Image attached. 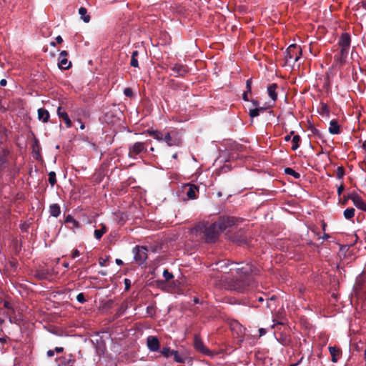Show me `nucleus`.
I'll use <instances>...</instances> for the list:
<instances>
[{"label":"nucleus","instance_id":"20","mask_svg":"<svg viewBox=\"0 0 366 366\" xmlns=\"http://www.w3.org/2000/svg\"><path fill=\"white\" fill-rule=\"evenodd\" d=\"M147 133L152 136L158 142H163L164 134L158 130H147Z\"/></svg>","mask_w":366,"mask_h":366},{"label":"nucleus","instance_id":"6","mask_svg":"<svg viewBox=\"0 0 366 366\" xmlns=\"http://www.w3.org/2000/svg\"><path fill=\"white\" fill-rule=\"evenodd\" d=\"M163 142L169 147L179 146L180 144V139L177 137V132L174 131L164 134Z\"/></svg>","mask_w":366,"mask_h":366},{"label":"nucleus","instance_id":"46","mask_svg":"<svg viewBox=\"0 0 366 366\" xmlns=\"http://www.w3.org/2000/svg\"><path fill=\"white\" fill-rule=\"evenodd\" d=\"M56 41L57 44H61L63 41V39L61 36H58L56 38Z\"/></svg>","mask_w":366,"mask_h":366},{"label":"nucleus","instance_id":"49","mask_svg":"<svg viewBox=\"0 0 366 366\" xmlns=\"http://www.w3.org/2000/svg\"><path fill=\"white\" fill-rule=\"evenodd\" d=\"M99 264L102 267L105 266L106 265V259H99Z\"/></svg>","mask_w":366,"mask_h":366},{"label":"nucleus","instance_id":"31","mask_svg":"<svg viewBox=\"0 0 366 366\" xmlns=\"http://www.w3.org/2000/svg\"><path fill=\"white\" fill-rule=\"evenodd\" d=\"M172 356L176 362L184 363L185 362V358L181 356L177 351L174 350Z\"/></svg>","mask_w":366,"mask_h":366},{"label":"nucleus","instance_id":"23","mask_svg":"<svg viewBox=\"0 0 366 366\" xmlns=\"http://www.w3.org/2000/svg\"><path fill=\"white\" fill-rule=\"evenodd\" d=\"M65 222L71 224V226H70V228L72 229H78L81 226L79 222L74 219L71 215H68L66 217Z\"/></svg>","mask_w":366,"mask_h":366},{"label":"nucleus","instance_id":"15","mask_svg":"<svg viewBox=\"0 0 366 366\" xmlns=\"http://www.w3.org/2000/svg\"><path fill=\"white\" fill-rule=\"evenodd\" d=\"M172 71L176 76H184L187 73V69L184 65L179 64L173 66Z\"/></svg>","mask_w":366,"mask_h":366},{"label":"nucleus","instance_id":"61","mask_svg":"<svg viewBox=\"0 0 366 366\" xmlns=\"http://www.w3.org/2000/svg\"><path fill=\"white\" fill-rule=\"evenodd\" d=\"M177 154H174L172 156V157H173V158H174V159H176V158H177Z\"/></svg>","mask_w":366,"mask_h":366},{"label":"nucleus","instance_id":"26","mask_svg":"<svg viewBox=\"0 0 366 366\" xmlns=\"http://www.w3.org/2000/svg\"><path fill=\"white\" fill-rule=\"evenodd\" d=\"M102 229L94 230V237L97 239H100L103 234L107 232L105 225L102 224Z\"/></svg>","mask_w":366,"mask_h":366},{"label":"nucleus","instance_id":"42","mask_svg":"<svg viewBox=\"0 0 366 366\" xmlns=\"http://www.w3.org/2000/svg\"><path fill=\"white\" fill-rule=\"evenodd\" d=\"M344 190V186L343 185H340V187H338L337 188V194L339 196H340Z\"/></svg>","mask_w":366,"mask_h":366},{"label":"nucleus","instance_id":"53","mask_svg":"<svg viewBox=\"0 0 366 366\" xmlns=\"http://www.w3.org/2000/svg\"><path fill=\"white\" fill-rule=\"evenodd\" d=\"M84 127H85V126H84V124H81L80 125V129H84Z\"/></svg>","mask_w":366,"mask_h":366},{"label":"nucleus","instance_id":"38","mask_svg":"<svg viewBox=\"0 0 366 366\" xmlns=\"http://www.w3.org/2000/svg\"><path fill=\"white\" fill-rule=\"evenodd\" d=\"M124 94L128 97H132V95H133L132 90L130 88H126L124 90Z\"/></svg>","mask_w":366,"mask_h":366},{"label":"nucleus","instance_id":"59","mask_svg":"<svg viewBox=\"0 0 366 366\" xmlns=\"http://www.w3.org/2000/svg\"><path fill=\"white\" fill-rule=\"evenodd\" d=\"M277 324L283 325V324H284V322H282V321H279V322H277Z\"/></svg>","mask_w":366,"mask_h":366},{"label":"nucleus","instance_id":"4","mask_svg":"<svg viewBox=\"0 0 366 366\" xmlns=\"http://www.w3.org/2000/svg\"><path fill=\"white\" fill-rule=\"evenodd\" d=\"M147 249L144 247L136 246L133 249L134 258L139 264H142L147 257Z\"/></svg>","mask_w":366,"mask_h":366},{"label":"nucleus","instance_id":"63","mask_svg":"<svg viewBox=\"0 0 366 366\" xmlns=\"http://www.w3.org/2000/svg\"><path fill=\"white\" fill-rule=\"evenodd\" d=\"M150 150H151V151H154V148H153V147H152V148L150 149Z\"/></svg>","mask_w":366,"mask_h":366},{"label":"nucleus","instance_id":"24","mask_svg":"<svg viewBox=\"0 0 366 366\" xmlns=\"http://www.w3.org/2000/svg\"><path fill=\"white\" fill-rule=\"evenodd\" d=\"M79 14L81 16V19L85 22L88 23L90 21V16L87 14V10L84 7H80L79 9Z\"/></svg>","mask_w":366,"mask_h":366},{"label":"nucleus","instance_id":"18","mask_svg":"<svg viewBox=\"0 0 366 366\" xmlns=\"http://www.w3.org/2000/svg\"><path fill=\"white\" fill-rule=\"evenodd\" d=\"M277 87V86L276 84H272L267 87L268 95L273 101H275L277 98V94L276 92Z\"/></svg>","mask_w":366,"mask_h":366},{"label":"nucleus","instance_id":"45","mask_svg":"<svg viewBox=\"0 0 366 366\" xmlns=\"http://www.w3.org/2000/svg\"><path fill=\"white\" fill-rule=\"evenodd\" d=\"M55 351H56V352L61 353V352H62L64 351V348H63V347H55V349H54V352H55Z\"/></svg>","mask_w":366,"mask_h":366},{"label":"nucleus","instance_id":"30","mask_svg":"<svg viewBox=\"0 0 366 366\" xmlns=\"http://www.w3.org/2000/svg\"><path fill=\"white\" fill-rule=\"evenodd\" d=\"M160 352L164 357L168 358L172 356L174 350H171L169 347H164Z\"/></svg>","mask_w":366,"mask_h":366},{"label":"nucleus","instance_id":"3","mask_svg":"<svg viewBox=\"0 0 366 366\" xmlns=\"http://www.w3.org/2000/svg\"><path fill=\"white\" fill-rule=\"evenodd\" d=\"M237 219L233 217H222L214 224H217V228L220 232L234 225Z\"/></svg>","mask_w":366,"mask_h":366},{"label":"nucleus","instance_id":"62","mask_svg":"<svg viewBox=\"0 0 366 366\" xmlns=\"http://www.w3.org/2000/svg\"><path fill=\"white\" fill-rule=\"evenodd\" d=\"M328 237H329V236H328L327 234H325V235H324V237H323V238H324V239H327V238H328Z\"/></svg>","mask_w":366,"mask_h":366},{"label":"nucleus","instance_id":"34","mask_svg":"<svg viewBox=\"0 0 366 366\" xmlns=\"http://www.w3.org/2000/svg\"><path fill=\"white\" fill-rule=\"evenodd\" d=\"M163 277L167 281L170 280L171 279H172L174 277L173 274L171 272H169L167 269H165L163 272Z\"/></svg>","mask_w":366,"mask_h":366},{"label":"nucleus","instance_id":"25","mask_svg":"<svg viewBox=\"0 0 366 366\" xmlns=\"http://www.w3.org/2000/svg\"><path fill=\"white\" fill-rule=\"evenodd\" d=\"M300 137L299 135H294L292 139V149L295 151L300 147Z\"/></svg>","mask_w":366,"mask_h":366},{"label":"nucleus","instance_id":"37","mask_svg":"<svg viewBox=\"0 0 366 366\" xmlns=\"http://www.w3.org/2000/svg\"><path fill=\"white\" fill-rule=\"evenodd\" d=\"M344 170L342 167H338L337 169V177L338 179H342L344 176Z\"/></svg>","mask_w":366,"mask_h":366},{"label":"nucleus","instance_id":"27","mask_svg":"<svg viewBox=\"0 0 366 366\" xmlns=\"http://www.w3.org/2000/svg\"><path fill=\"white\" fill-rule=\"evenodd\" d=\"M138 51H134L132 54V58H131V62L130 64L133 67H138L139 63L138 60L137 59V56H138Z\"/></svg>","mask_w":366,"mask_h":366},{"label":"nucleus","instance_id":"43","mask_svg":"<svg viewBox=\"0 0 366 366\" xmlns=\"http://www.w3.org/2000/svg\"><path fill=\"white\" fill-rule=\"evenodd\" d=\"M294 133H295V132H294L293 131H292L289 135H287V136H285V140L286 142L290 141V140L291 139V136H292V134H294Z\"/></svg>","mask_w":366,"mask_h":366},{"label":"nucleus","instance_id":"8","mask_svg":"<svg viewBox=\"0 0 366 366\" xmlns=\"http://www.w3.org/2000/svg\"><path fill=\"white\" fill-rule=\"evenodd\" d=\"M250 280L247 279L245 280L237 281L232 287V289L239 292H244L247 290H253V287L249 284Z\"/></svg>","mask_w":366,"mask_h":366},{"label":"nucleus","instance_id":"57","mask_svg":"<svg viewBox=\"0 0 366 366\" xmlns=\"http://www.w3.org/2000/svg\"><path fill=\"white\" fill-rule=\"evenodd\" d=\"M128 282H129V280L126 279L125 280V284H126V286L127 287L128 285Z\"/></svg>","mask_w":366,"mask_h":366},{"label":"nucleus","instance_id":"5","mask_svg":"<svg viewBox=\"0 0 366 366\" xmlns=\"http://www.w3.org/2000/svg\"><path fill=\"white\" fill-rule=\"evenodd\" d=\"M347 198L352 201L354 205L357 209L366 212V202L359 194L355 192H352L348 194Z\"/></svg>","mask_w":366,"mask_h":366},{"label":"nucleus","instance_id":"58","mask_svg":"<svg viewBox=\"0 0 366 366\" xmlns=\"http://www.w3.org/2000/svg\"><path fill=\"white\" fill-rule=\"evenodd\" d=\"M64 267H69V263H65V264H64Z\"/></svg>","mask_w":366,"mask_h":366},{"label":"nucleus","instance_id":"22","mask_svg":"<svg viewBox=\"0 0 366 366\" xmlns=\"http://www.w3.org/2000/svg\"><path fill=\"white\" fill-rule=\"evenodd\" d=\"M49 212L50 214L54 217H57L59 216L61 213V209L59 204H53L49 207Z\"/></svg>","mask_w":366,"mask_h":366},{"label":"nucleus","instance_id":"10","mask_svg":"<svg viewBox=\"0 0 366 366\" xmlns=\"http://www.w3.org/2000/svg\"><path fill=\"white\" fill-rule=\"evenodd\" d=\"M147 345L149 350L152 352H157L159 350V341L157 337L149 336L147 339Z\"/></svg>","mask_w":366,"mask_h":366},{"label":"nucleus","instance_id":"54","mask_svg":"<svg viewBox=\"0 0 366 366\" xmlns=\"http://www.w3.org/2000/svg\"><path fill=\"white\" fill-rule=\"evenodd\" d=\"M239 332L242 333V330H244V329L241 326H239Z\"/></svg>","mask_w":366,"mask_h":366},{"label":"nucleus","instance_id":"2","mask_svg":"<svg viewBox=\"0 0 366 366\" xmlns=\"http://www.w3.org/2000/svg\"><path fill=\"white\" fill-rule=\"evenodd\" d=\"M203 233L205 240L207 242H212L216 240L220 233V231H219V229L217 228V224L212 223L204 228Z\"/></svg>","mask_w":366,"mask_h":366},{"label":"nucleus","instance_id":"40","mask_svg":"<svg viewBox=\"0 0 366 366\" xmlns=\"http://www.w3.org/2000/svg\"><path fill=\"white\" fill-rule=\"evenodd\" d=\"M251 84H252L251 79H247V82H246V87H247V91L248 92H251Z\"/></svg>","mask_w":366,"mask_h":366},{"label":"nucleus","instance_id":"44","mask_svg":"<svg viewBox=\"0 0 366 366\" xmlns=\"http://www.w3.org/2000/svg\"><path fill=\"white\" fill-rule=\"evenodd\" d=\"M259 337H261V336H262V335L266 334V330L264 329V328H260L259 330Z\"/></svg>","mask_w":366,"mask_h":366},{"label":"nucleus","instance_id":"13","mask_svg":"<svg viewBox=\"0 0 366 366\" xmlns=\"http://www.w3.org/2000/svg\"><path fill=\"white\" fill-rule=\"evenodd\" d=\"M67 53L66 51H62L59 54V66L63 69H67L71 66V62L68 61L66 59Z\"/></svg>","mask_w":366,"mask_h":366},{"label":"nucleus","instance_id":"32","mask_svg":"<svg viewBox=\"0 0 366 366\" xmlns=\"http://www.w3.org/2000/svg\"><path fill=\"white\" fill-rule=\"evenodd\" d=\"M49 183L51 184V186H54L56 182V174L54 172H50L49 174Z\"/></svg>","mask_w":366,"mask_h":366},{"label":"nucleus","instance_id":"17","mask_svg":"<svg viewBox=\"0 0 366 366\" xmlns=\"http://www.w3.org/2000/svg\"><path fill=\"white\" fill-rule=\"evenodd\" d=\"M194 347L198 351L204 354H208L209 352V350L205 347L202 341L197 337L194 339Z\"/></svg>","mask_w":366,"mask_h":366},{"label":"nucleus","instance_id":"39","mask_svg":"<svg viewBox=\"0 0 366 366\" xmlns=\"http://www.w3.org/2000/svg\"><path fill=\"white\" fill-rule=\"evenodd\" d=\"M275 300V297L274 296H272L269 300H267V307H272V302Z\"/></svg>","mask_w":366,"mask_h":366},{"label":"nucleus","instance_id":"21","mask_svg":"<svg viewBox=\"0 0 366 366\" xmlns=\"http://www.w3.org/2000/svg\"><path fill=\"white\" fill-rule=\"evenodd\" d=\"M329 351L332 356V362H337L338 360V356L340 354V350L336 347H329Z\"/></svg>","mask_w":366,"mask_h":366},{"label":"nucleus","instance_id":"50","mask_svg":"<svg viewBox=\"0 0 366 366\" xmlns=\"http://www.w3.org/2000/svg\"><path fill=\"white\" fill-rule=\"evenodd\" d=\"M0 85L1 86H5L6 85V79H1L0 81Z\"/></svg>","mask_w":366,"mask_h":366},{"label":"nucleus","instance_id":"12","mask_svg":"<svg viewBox=\"0 0 366 366\" xmlns=\"http://www.w3.org/2000/svg\"><path fill=\"white\" fill-rule=\"evenodd\" d=\"M350 44V37L348 34H343L341 36L340 40V45L342 47L341 53L344 54L345 53H347V49Z\"/></svg>","mask_w":366,"mask_h":366},{"label":"nucleus","instance_id":"11","mask_svg":"<svg viewBox=\"0 0 366 366\" xmlns=\"http://www.w3.org/2000/svg\"><path fill=\"white\" fill-rule=\"evenodd\" d=\"M252 104L254 108L249 109V117L253 119L259 116L261 112H263L264 109L259 106V104L257 100H252Z\"/></svg>","mask_w":366,"mask_h":366},{"label":"nucleus","instance_id":"19","mask_svg":"<svg viewBox=\"0 0 366 366\" xmlns=\"http://www.w3.org/2000/svg\"><path fill=\"white\" fill-rule=\"evenodd\" d=\"M329 132L332 134H337L340 133V127L336 120H331L330 122Z\"/></svg>","mask_w":366,"mask_h":366},{"label":"nucleus","instance_id":"47","mask_svg":"<svg viewBox=\"0 0 366 366\" xmlns=\"http://www.w3.org/2000/svg\"><path fill=\"white\" fill-rule=\"evenodd\" d=\"M247 93H249L247 91H246L245 92H244L243 95H242V98L244 101H248V97H247Z\"/></svg>","mask_w":366,"mask_h":366},{"label":"nucleus","instance_id":"60","mask_svg":"<svg viewBox=\"0 0 366 366\" xmlns=\"http://www.w3.org/2000/svg\"><path fill=\"white\" fill-rule=\"evenodd\" d=\"M363 147L366 149V141L365 142V143L363 144Z\"/></svg>","mask_w":366,"mask_h":366},{"label":"nucleus","instance_id":"9","mask_svg":"<svg viewBox=\"0 0 366 366\" xmlns=\"http://www.w3.org/2000/svg\"><path fill=\"white\" fill-rule=\"evenodd\" d=\"M147 149L143 142H135L133 145L129 147V156L130 157H134V156L146 152Z\"/></svg>","mask_w":366,"mask_h":366},{"label":"nucleus","instance_id":"14","mask_svg":"<svg viewBox=\"0 0 366 366\" xmlns=\"http://www.w3.org/2000/svg\"><path fill=\"white\" fill-rule=\"evenodd\" d=\"M57 114L59 118H61L64 120L67 128H69L71 127V122L69 117V115L67 114L66 111L61 107H58Z\"/></svg>","mask_w":366,"mask_h":366},{"label":"nucleus","instance_id":"28","mask_svg":"<svg viewBox=\"0 0 366 366\" xmlns=\"http://www.w3.org/2000/svg\"><path fill=\"white\" fill-rule=\"evenodd\" d=\"M355 209L347 208L344 211V217L347 219H352L355 216Z\"/></svg>","mask_w":366,"mask_h":366},{"label":"nucleus","instance_id":"33","mask_svg":"<svg viewBox=\"0 0 366 366\" xmlns=\"http://www.w3.org/2000/svg\"><path fill=\"white\" fill-rule=\"evenodd\" d=\"M235 269H236L237 273H241V274L242 273L244 274H248V272L249 271L252 272L251 269L249 268L248 265H247V267H242L241 268H237Z\"/></svg>","mask_w":366,"mask_h":366},{"label":"nucleus","instance_id":"52","mask_svg":"<svg viewBox=\"0 0 366 366\" xmlns=\"http://www.w3.org/2000/svg\"><path fill=\"white\" fill-rule=\"evenodd\" d=\"M235 326H239L238 322H234V324H232V329H234Z\"/></svg>","mask_w":366,"mask_h":366},{"label":"nucleus","instance_id":"29","mask_svg":"<svg viewBox=\"0 0 366 366\" xmlns=\"http://www.w3.org/2000/svg\"><path fill=\"white\" fill-rule=\"evenodd\" d=\"M285 172L287 174L292 175L295 179H300V174L298 172H295L294 169H292L290 167L285 168Z\"/></svg>","mask_w":366,"mask_h":366},{"label":"nucleus","instance_id":"48","mask_svg":"<svg viewBox=\"0 0 366 366\" xmlns=\"http://www.w3.org/2000/svg\"><path fill=\"white\" fill-rule=\"evenodd\" d=\"M54 355V350H49L47 351V356L52 357Z\"/></svg>","mask_w":366,"mask_h":366},{"label":"nucleus","instance_id":"51","mask_svg":"<svg viewBox=\"0 0 366 366\" xmlns=\"http://www.w3.org/2000/svg\"><path fill=\"white\" fill-rule=\"evenodd\" d=\"M116 263L118 264V265H122L123 264V261L122 259H116Z\"/></svg>","mask_w":366,"mask_h":366},{"label":"nucleus","instance_id":"16","mask_svg":"<svg viewBox=\"0 0 366 366\" xmlns=\"http://www.w3.org/2000/svg\"><path fill=\"white\" fill-rule=\"evenodd\" d=\"M38 118L40 121L43 122H47L49 119V112L43 108H40L38 109Z\"/></svg>","mask_w":366,"mask_h":366},{"label":"nucleus","instance_id":"55","mask_svg":"<svg viewBox=\"0 0 366 366\" xmlns=\"http://www.w3.org/2000/svg\"><path fill=\"white\" fill-rule=\"evenodd\" d=\"M258 300H259V302H262V301H263V298H262V297H259L258 298Z\"/></svg>","mask_w":366,"mask_h":366},{"label":"nucleus","instance_id":"35","mask_svg":"<svg viewBox=\"0 0 366 366\" xmlns=\"http://www.w3.org/2000/svg\"><path fill=\"white\" fill-rule=\"evenodd\" d=\"M278 341L283 345H287L290 342V339L287 336L281 337Z\"/></svg>","mask_w":366,"mask_h":366},{"label":"nucleus","instance_id":"1","mask_svg":"<svg viewBox=\"0 0 366 366\" xmlns=\"http://www.w3.org/2000/svg\"><path fill=\"white\" fill-rule=\"evenodd\" d=\"M302 55V49L297 44H291L286 50L285 60L287 64H292L297 62Z\"/></svg>","mask_w":366,"mask_h":366},{"label":"nucleus","instance_id":"36","mask_svg":"<svg viewBox=\"0 0 366 366\" xmlns=\"http://www.w3.org/2000/svg\"><path fill=\"white\" fill-rule=\"evenodd\" d=\"M76 300L79 302V303H84L86 302V299L84 297V295L83 293H79V295H77L76 296Z\"/></svg>","mask_w":366,"mask_h":366},{"label":"nucleus","instance_id":"56","mask_svg":"<svg viewBox=\"0 0 366 366\" xmlns=\"http://www.w3.org/2000/svg\"><path fill=\"white\" fill-rule=\"evenodd\" d=\"M51 46H56V43L55 42H51Z\"/></svg>","mask_w":366,"mask_h":366},{"label":"nucleus","instance_id":"41","mask_svg":"<svg viewBox=\"0 0 366 366\" xmlns=\"http://www.w3.org/2000/svg\"><path fill=\"white\" fill-rule=\"evenodd\" d=\"M79 254H80L79 251L78 249H75V250H74V252L72 253L71 257L76 258V257H79Z\"/></svg>","mask_w":366,"mask_h":366},{"label":"nucleus","instance_id":"7","mask_svg":"<svg viewBox=\"0 0 366 366\" xmlns=\"http://www.w3.org/2000/svg\"><path fill=\"white\" fill-rule=\"evenodd\" d=\"M183 192H184L189 199H194L197 198V194L199 192L197 186L193 184H186L183 186Z\"/></svg>","mask_w":366,"mask_h":366}]
</instances>
